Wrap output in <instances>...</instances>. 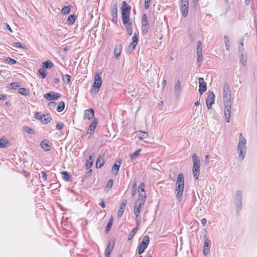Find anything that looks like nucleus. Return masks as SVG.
<instances>
[{
  "instance_id": "f257e3e1",
  "label": "nucleus",
  "mask_w": 257,
  "mask_h": 257,
  "mask_svg": "<svg viewBox=\"0 0 257 257\" xmlns=\"http://www.w3.org/2000/svg\"><path fill=\"white\" fill-rule=\"evenodd\" d=\"M184 176L182 173H180L177 177L176 186L175 188L176 198L179 201L182 198L184 191Z\"/></svg>"
},
{
  "instance_id": "f03ea898",
  "label": "nucleus",
  "mask_w": 257,
  "mask_h": 257,
  "mask_svg": "<svg viewBox=\"0 0 257 257\" xmlns=\"http://www.w3.org/2000/svg\"><path fill=\"white\" fill-rule=\"evenodd\" d=\"M246 142L245 139L242 134H240L237 150L239 152V159L241 161H242L244 159L245 156L246 150Z\"/></svg>"
},
{
  "instance_id": "7ed1b4c3",
  "label": "nucleus",
  "mask_w": 257,
  "mask_h": 257,
  "mask_svg": "<svg viewBox=\"0 0 257 257\" xmlns=\"http://www.w3.org/2000/svg\"><path fill=\"white\" fill-rule=\"evenodd\" d=\"M121 9V18L123 24H125L130 21V15L131 8L126 2L123 1L122 3Z\"/></svg>"
},
{
  "instance_id": "20e7f679",
  "label": "nucleus",
  "mask_w": 257,
  "mask_h": 257,
  "mask_svg": "<svg viewBox=\"0 0 257 257\" xmlns=\"http://www.w3.org/2000/svg\"><path fill=\"white\" fill-rule=\"evenodd\" d=\"M192 160L193 163L192 173L194 178L197 180L198 179L200 175V160L196 154H193Z\"/></svg>"
},
{
  "instance_id": "39448f33",
  "label": "nucleus",
  "mask_w": 257,
  "mask_h": 257,
  "mask_svg": "<svg viewBox=\"0 0 257 257\" xmlns=\"http://www.w3.org/2000/svg\"><path fill=\"white\" fill-rule=\"evenodd\" d=\"M223 96L224 98L223 103L226 102V101L231 102V91L229 85L227 83H225L223 85Z\"/></svg>"
},
{
  "instance_id": "423d86ee",
  "label": "nucleus",
  "mask_w": 257,
  "mask_h": 257,
  "mask_svg": "<svg viewBox=\"0 0 257 257\" xmlns=\"http://www.w3.org/2000/svg\"><path fill=\"white\" fill-rule=\"evenodd\" d=\"M149 241V237L148 235H145L144 236L142 242L139 244L138 247V252L139 254H141L144 252L145 250L146 249L148 245Z\"/></svg>"
},
{
  "instance_id": "0eeeda50",
  "label": "nucleus",
  "mask_w": 257,
  "mask_h": 257,
  "mask_svg": "<svg viewBox=\"0 0 257 257\" xmlns=\"http://www.w3.org/2000/svg\"><path fill=\"white\" fill-rule=\"evenodd\" d=\"M223 104L225 120L227 122H229L230 118L231 103L226 101V102L223 103Z\"/></svg>"
},
{
  "instance_id": "6e6552de",
  "label": "nucleus",
  "mask_w": 257,
  "mask_h": 257,
  "mask_svg": "<svg viewBox=\"0 0 257 257\" xmlns=\"http://www.w3.org/2000/svg\"><path fill=\"white\" fill-rule=\"evenodd\" d=\"M149 25L148 17L146 14H144L142 18V30L143 34H146L149 31Z\"/></svg>"
},
{
  "instance_id": "1a4fd4ad",
  "label": "nucleus",
  "mask_w": 257,
  "mask_h": 257,
  "mask_svg": "<svg viewBox=\"0 0 257 257\" xmlns=\"http://www.w3.org/2000/svg\"><path fill=\"white\" fill-rule=\"evenodd\" d=\"M102 81L100 75L96 73L94 76V81L93 84V87L94 88V91L95 93H97L101 85Z\"/></svg>"
},
{
  "instance_id": "9d476101",
  "label": "nucleus",
  "mask_w": 257,
  "mask_h": 257,
  "mask_svg": "<svg viewBox=\"0 0 257 257\" xmlns=\"http://www.w3.org/2000/svg\"><path fill=\"white\" fill-rule=\"evenodd\" d=\"M98 123V119L97 118H94L92 122L90 123L89 126L87 134H89V136L88 139H90L91 136L94 134L95 129Z\"/></svg>"
},
{
  "instance_id": "9b49d317",
  "label": "nucleus",
  "mask_w": 257,
  "mask_h": 257,
  "mask_svg": "<svg viewBox=\"0 0 257 257\" xmlns=\"http://www.w3.org/2000/svg\"><path fill=\"white\" fill-rule=\"evenodd\" d=\"M61 96V94L52 91L47 93L44 95V98L49 100H57L60 98Z\"/></svg>"
},
{
  "instance_id": "f8f14e48",
  "label": "nucleus",
  "mask_w": 257,
  "mask_h": 257,
  "mask_svg": "<svg viewBox=\"0 0 257 257\" xmlns=\"http://www.w3.org/2000/svg\"><path fill=\"white\" fill-rule=\"evenodd\" d=\"M115 241L114 239L112 238L109 241L108 244L105 250L104 257H109L110 254L113 249Z\"/></svg>"
},
{
  "instance_id": "ddd939ff",
  "label": "nucleus",
  "mask_w": 257,
  "mask_h": 257,
  "mask_svg": "<svg viewBox=\"0 0 257 257\" xmlns=\"http://www.w3.org/2000/svg\"><path fill=\"white\" fill-rule=\"evenodd\" d=\"M111 15V21L116 24L117 22V6L116 3L112 6Z\"/></svg>"
},
{
  "instance_id": "4468645a",
  "label": "nucleus",
  "mask_w": 257,
  "mask_h": 257,
  "mask_svg": "<svg viewBox=\"0 0 257 257\" xmlns=\"http://www.w3.org/2000/svg\"><path fill=\"white\" fill-rule=\"evenodd\" d=\"M139 41L138 37L136 33H135L132 37V42L128 47V51L131 53L135 49Z\"/></svg>"
},
{
  "instance_id": "2eb2a0df",
  "label": "nucleus",
  "mask_w": 257,
  "mask_h": 257,
  "mask_svg": "<svg viewBox=\"0 0 257 257\" xmlns=\"http://www.w3.org/2000/svg\"><path fill=\"white\" fill-rule=\"evenodd\" d=\"M242 193L240 191L238 190L236 192L235 197V203L238 209H240L242 206L241 203Z\"/></svg>"
},
{
  "instance_id": "dca6fc26",
  "label": "nucleus",
  "mask_w": 257,
  "mask_h": 257,
  "mask_svg": "<svg viewBox=\"0 0 257 257\" xmlns=\"http://www.w3.org/2000/svg\"><path fill=\"white\" fill-rule=\"evenodd\" d=\"M199 80V92L200 95L203 94V93L207 90L206 83L205 82L203 78L200 77Z\"/></svg>"
},
{
  "instance_id": "f3484780",
  "label": "nucleus",
  "mask_w": 257,
  "mask_h": 257,
  "mask_svg": "<svg viewBox=\"0 0 257 257\" xmlns=\"http://www.w3.org/2000/svg\"><path fill=\"white\" fill-rule=\"evenodd\" d=\"M214 94L212 91H209V93L208 95L206 103L207 105V106L209 109L211 108V105L214 102Z\"/></svg>"
},
{
  "instance_id": "a211bd4d",
  "label": "nucleus",
  "mask_w": 257,
  "mask_h": 257,
  "mask_svg": "<svg viewBox=\"0 0 257 257\" xmlns=\"http://www.w3.org/2000/svg\"><path fill=\"white\" fill-rule=\"evenodd\" d=\"M204 239H205V243L204 244V248H203V253L204 255H207L210 252V246L209 245V244H210L211 241L210 240H209L205 235L204 236Z\"/></svg>"
},
{
  "instance_id": "6ab92c4d",
  "label": "nucleus",
  "mask_w": 257,
  "mask_h": 257,
  "mask_svg": "<svg viewBox=\"0 0 257 257\" xmlns=\"http://www.w3.org/2000/svg\"><path fill=\"white\" fill-rule=\"evenodd\" d=\"M121 164V160H118L113 164L111 171L115 175L118 174Z\"/></svg>"
},
{
  "instance_id": "aec40b11",
  "label": "nucleus",
  "mask_w": 257,
  "mask_h": 257,
  "mask_svg": "<svg viewBox=\"0 0 257 257\" xmlns=\"http://www.w3.org/2000/svg\"><path fill=\"white\" fill-rule=\"evenodd\" d=\"M147 198V195H143L141 194L139 195V196L138 198L137 199L135 204L137 205H139L140 206H143L144 205V203L146 201Z\"/></svg>"
},
{
  "instance_id": "412c9836",
  "label": "nucleus",
  "mask_w": 257,
  "mask_h": 257,
  "mask_svg": "<svg viewBox=\"0 0 257 257\" xmlns=\"http://www.w3.org/2000/svg\"><path fill=\"white\" fill-rule=\"evenodd\" d=\"M94 116V110L92 108H90L88 109H86L84 111V119L88 118L90 119L93 118Z\"/></svg>"
},
{
  "instance_id": "4be33fe9",
  "label": "nucleus",
  "mask_w": 257,
  "mask_h": 257,
  "mask_svg": "<svg viewBox=\"0 0 257 257\" xmlns=\"http://www.w3.org/2000/svg\"><path fill=\"white\" fill-rule=\"evenodd\" d=\"M122 51V46L121 45H116L114 49V55L115 58L116 59H118V57L120 55Z\"/></svg>"
},
{
  "instance_id": "5701e85b",
  "label": "nucleus",
  "mask_w": 257,
  "mask_h": 257,
  "mask_svg": "<svg viewBox=\"0 0 257 257\" xmlns=\"http://www.w3.org/2000/svg\"><path fill=\"white\" fill-rule=\"evenodd\" d=\"M126 203L127 201L126 199L123 200L122 201L118 211L117 216L119 218L121 217L122 215Z\"/></svg>"
},
{
  "instance_id": "b1692460",
  "label": "nucleus",
  "mask_w": 257,
  "mask_h": 257,
  "mask_svg": "<svg viewBox=\"0 0 257 257\" xmlns=\"http://www.w3.org/2000/svg\"><path fill=\"white\" fill-rule=\"evenodd\" d=\"M40 146L46 151H49L51 150L49 141L47 139L44 140L41 142Z\"/></svg>"
},
{
  "instance_id": "393cba45",
  "label": "nucleus",
  "mask_w": 257,
  "mask_h": 257,
  "mask_svg": "<svg viewBox=\"0 0 257 257\" xmlns=\"http://www.w3.org/2000/svg\"><path fill=\"white\" fill-rule=\"evenodd\" d=\"M239 59L240 63L243 67H245L246 65V56L244 51H241L239 52Z\"/></svg>"
},
{
  "instance_id": "a878e982",
  "label": "nucleus",
  "mask_w": 257,
  "mask_h": 257,
  "mask_svg": "<svg viewBox=\"0 0 257 257\" xmlns=\"http://www.w3.org/2000/svg\"><path fill=\"white\" fill-rule=\"evenodd\" d=\"M40 120H41L45 124L48 123L52 120V117L48 113L43 114L42 116H40Z\"/></svg>"
},
{
  "instance_id": "bb28decb",
  "label": "nucleus",
  "mask_w": 257,
  "mask_h": 257,
  "mask_svg": "<svg viewBox=\"0 0 257 257\" xmlns=\"http://www.w3.org/2000/svg\"><path fill=\"white\" fill-rule=\"evenodd\" d=\"M123 25L125 27L128 35L131 36L133 34L132 22L128 21L126 24Z\"/></svg>"
},
{
  "instance_id": "cd10ccee",
  "label": "nucleus",
  "mask_w": 257,
  "mask_h": 257,
  "mask_svg": "<svg viewBox=\"0 0 257 257\" xmlns=\"http://www.w3.org/2000/svg\"><path fill=\"white\" fill-rule=\"evenodd\" d=\"M181 89V82L179 80L177 81L175 86V94L176 96H178L180 95V92Z\"/></svg>"
},
{
  "instance_id": "c85d7f7f",
  "label": "nucleus",
  "mask_w": 257,
  "mask_h": 257,
  "mask_svg": "<svg viewBox=\"0 0 257 257\" xmlns=\"http://www.w3.org/2000/svg\"><path fill=\"white\" fill-rule=\"evenodd\" d=\"M62 179L66 182L71 181V176L67 171H63L61 172Z\"/></svg>"
},
{
  "instance_id": "c756f323",
  "label": "nucleus",
  "mask_w": 257,
  "mask_h": 257,
  "mask_svg": "<svg viewBox=\"0 0 257 257\" xmlns=\"http://www.w3.org/2000/svg\"><path fill=\"white\" fill-rule=\"evenodd\" d=\"M137 133H138V136L139 139L142 140L147 138L149 136L148 133L147 132L139 131Z\"/></svg>"
},
{
  "instance_id": "7c9ffc66",
  "label": "nucleus",
  "mask_w": 257,
  "mask_h": 257,
  "mask_svg": "<svg viewBox=\"0 0 257 257\" xmlns=\"http://www.w3.org/2000/svg\"><path fill=\"white\" fill-rule=\"evenodd\" d=\"M189 5L181 6V11L183 17H186L188 15Z\"/></svg>"
},
{
  "instance_id": "2f4dec72",
  "label": "nucleus",
  "mask_w": 257,
  "mask_h": 257,
  "mask_svg": "<svg viewBox=\"0 0 257 257\" xmlns=\"http://www.w3.org/2000/svg\"><path fill=\"white\" fill-rule=\"evenodd\" d=\"M104 159H103V158L102 157L99 156L97 158L96 162V164H95L96 167L97 168H100L104 164Z\"/></svg>"
},
{
  "instance_id": "473e14b6",
  "label": "nucleus",
  "mask_w": 257,
  "mask_h": 257,
  "mask_svg": "<svg viewBox=\"0 0 257 257\" xmlns=\"http://www.w3.org/2000/svg\"><path fill=\"white\" fill-rule=\"evenodd\" d=\"M42 65L44 68L51 69L53 67L54 64L51 61L47 60L45 62H44L42 63Z\"/></svg>"
},
{
  "instance_id": "72a5a7b5",
  "label": "nucleus",
  "mask_w": 257,
  "mask_h": 257,
  "mask_svg": "<svg viewBox=\"0 0 257 257\" xmlns=\"http://www.w3.org/2000/svg\"><path fill=\"white\" fill-rule=\"evenodd\" d=\"M19 92L24 96H28L30 94L29 90L26 88H21L19 89Z\"/></svg>"
},
{
  "instance_id": "f704fd0d",
  "label": "nucleus",
  "mask_w": 257,
  "mask_h": 257,
  "mask_svg": "<svg viewBox=\"0 0 257 257\" xmlns=\"http://www.w3.org/2000/svg\"><path fill=\"white\" fill-rule=\"evenodd\" d=\"M9 144L10 142L8 140L4 138L0 139V148H5Z\"/></svg>"
},
{
  "instance_id": "c9c22d12",
  "label": "nucleus",
  "mask_w": 257,
  "mask_h": 257,
  "mask_svg": "<svg viewBox=\"0 0 257 257\" xmlns=\"http://www.w3.org/2000/svg\"><path fill=\"white\" fill-rule=\"evenodd\" d=\"M142 206H140L139 205H135L134 207V214H135L136 218H139L140 216L141 208Z\"/></svg>"
},
{
  "instance_id": "e433bc0d",
  "label": "nucleus",
  "mask_w": 257,
  "mask_h": 257,
  "mask_svg": "<svg viewBox=\"0 0 257 257\" xmlns=\"http://www.w3.org/2000/svg\"><path fill=\"white\" fill-rule=\"evenodd\" d=\"M138 192L139 195H140L141 194L143 195H146V193L145 192V184L144 183H142L139 185L138 188Z\"/></svg>"
},
{
  "instance_id": "4c0bfd02",
  "label": "nucleus",
  "mask_w": 257,
  "mask_h": 257,
  "mask_svg": "<svg viewBox=\"0 0 257 257\" xmlns=\"http://www.w3.org/2000/svg\"><path fill=\"white\" fill-rule=\"evenodd\" d=\"M76 20V16L74 15H71L67 19V23L69 25H72L74 23Z\"/></svg>"
},
{
  "instance_id": "58836bf2",
  "label": "nucleus",
  "mask_w": 257,
  "mask_h": 257,
  "mask_svg": "<svg viewBox=\"0 0 257 257\" xmlns=\"http://www.w3.org/2000/svg\"><path fill=\"white\" fill-rule=\"evenodd\" d=\"M65 108V102L64 101H60L57 106L56 109L59 112L62 111Z\"/></svg>"
},
{
  "instance_id": "ea45409f",
  "label": "nucleus",
  "mask_w": 257,
  "mask_h": 257,
  "mask_svg": "<svg viewBox=\"0 0 257 257\" xmlns=\"http://www.w3.org/2000/svg\"><path fill=\"white\" fill-rule=\"evenodd\" d=\"M138 229V226H136L132 229L128 236V240H131L134 237Z\"/></svg>"
},
{
  "instance_id": "a19ab883",
  "label": "nucleus",
  "mask_w": 257,
  "mask_h": 257,
  "mask_svg": "<svg viewBox=\"0 0 257 257\" xmlns=\"http://www.w3.org/2000/svg\"><path fill=\"white\" fill-rule=\"evenodd\" d=\"M38 72L40 75L41 78L43 79L46 77V76L47 75V73H46V70H45V68H44L43 67L42 68H40Z\"/></svg>"
},
{
  "instance_id": "79ce46f5",
  "label": "nucleus",
  "mask_w": 257,
  "mask_h": 257,
  "mask_svg": "<svg viewBox=\"0 0 257 257\" xmlns=\"http://www.w3.org/2000/svg\"><path fill=\"white\" fill-rule=\"evenodd\" d=\"M224 43L226 50H229L230 48V42L229 38L226 36H224Z\"/></svg>"
},
{
  "instance_id": "37998d69",
  "label": "nucleus",
  "mask_w": 257,
  "mask_h": 257,
  "mask_svg": "<svg viewBox=\"0 0 257 257\" xmlns=\"http://www.w3.org/2000/svg\"><path fill=\"white\" fill-rule=\"evenodd\" d=\"M63 80L66 83V84L69 83L70 81L71 76L68 74L63 75L62 76Z\"/></svg>"
},
{
  "instance_id": "c03bdc74",
  "label": "nucleus",
  "mask_w": 257,
  "mask_h": 257,
  "mask_svg": "<svg viewBox=\"0 0 257 257\" xmlns=\"http://www.w3.org/2000/svg\"><path fill=\"white\" fill-rule=\"evenodd\" d=\"M24 130L25 131H26L27 133L31 134V135H33L35 133V131L33 129H32L28 126L25 127L24 128Z\"/></svg>"
},
{
  "instance_id": "a18cd8bd",
  "label": "nucleus",
  "mask_w": 257,
  "mask_h": 257,
  "mask_svg": "<svg viewBox=\"0 0 257 257\" xmlns=\"http://www.w3.org/2000/svg\"><path fill=\"white\" fill-rule=\"evenodd\" d=\"M70 11V8L69 6L64 7V8H63V9L61 10L62 13L64 15L68 14V13H69Z\"/></svg>"
},
{
  "instance_id": "49530a36",
  "label": "nucleus",
  "mask_w": 257,
  "mask_h": 257,
  "mask_svg": "<svg viewBox=\"0 0 257 257\" xmlns=\"http://www.w3.org/2000/svg\"><path fill=\"white\" fill-rule=\"evenodd\" d=\"M6 61H7L9 64L11 65H14L17 63V61L15 59H13L10 57H7L6 59Z\"/></svg>"
},
{
  "instance_id": "de8ad7c7",
  "label": "nucleus",
  "mask_w": 257,
  "mask_h": 257,
  "mask_svg": "<svg viewBox=\"0 0 257 257\" xmlns=\"http://www.w3.org/2000/svg\"><path fill=\"white\" fill-rule=\"evenodd\" d=\"M141 149H138L137 151H136L135 152H134L133 153L130 154L131 158L132 159H133L134 158L137 157L139 156V153L141 152Z\"/></svg>"
},
{
  "instance_id": "09e8293b",
  "label": "nucleus",
  "mask_w": 257,
  "mask_h": 257,
  "mask_svg": "<svg viewBox=\"0 0 257 257\" xmlns=\"http://www.w3.org/2000/svg\"><path fill=\"white\" fill-rule=\"evenodd\" d=\"M197 62L200 63L202 61L203 59V56L202 55V51H197Z\"/></svg>"
},
{
  "instance_id": "8fccbe9b",
  "label": "nucleus",
  "mask_w": 257,
  "mask_h": 257,
  "mask_svg": "<svg viewBox=\"0 0 257 257\" xmlns=\"http://www.w3.org/2000/svg\"><path fill=\"white\" fill-rule=\"evenodd\" d=\"M10 88L13 89H16L20 86L18 82H12L10 83Z\"/></svg>"
},
{
  "instance_id": "3c124183",
  "label": "nucleus",
  "mask_w": 257,
  "mask_h": 257,
  "mask_svg": "<svg viewBox=\"0 0 257 257\" xmlns=\"http://www.w3.org/2000/svg\"><path fill=\"white\" fill-rule=\"evenodd\" d=\"M93 161H90V160H87L86 161V164H85L86 169L90 168L93 165Z\"/></svg>"
},
{
  "instance_id": "603ef678",
  "label": "nucleus",
  "mask_w": 257,
  "mask_h": 257,
  "mask_svg": "<svg viewBox=\"0 0 257 257\" xmlns=\"http://www.w3.org/2000/svg\"><path fill=\"white\" fill-rule=\"evenodd\" d=\"M13 47L18 48H24V47H23L22 44L20 42H16L14 43L13 45Z\"/></svg>"
},
{
  "instance_id": "864d4df0",
  "label": "nucleus",
  "mask_w": 257,
  "mask_h": 257,
  "mask_svg": "<svg viewBox=\"0 0 257 257\" xmlns=\"http://www.w3.org/2000/svg\"><path fill=\"white\" fill-rule=\"evenodd\" d=\"M113 181L112 179L109 180L107 182L106 187L109 188H111L113 185Z\"/></svg>"
},
{
  "instance_id": "5fc2aeb1",
  "label": "nucleus",
  "mask_w": 257,
  "mask_h": 257,
  "mask_svg": "<svg viewBox=\"0 0 257 257\" xmlns=\"http://www.w3.org/2000/svg\"><path fill=\"white\" fill-rule=\"evenodd\" d=\"M196 51H202L201 42L200 41H198L197 42Z\"/></svg>"
},
{
  "instance_id": "6e6d98bb",
  "label": "nucleus",
  "mask_w": 257,
  "mask_h": 257,
  "mask_svg": "<svg viewBox=\"0 0 257 257\" xmlns=\"http://www.w3.org/2000/svg\"><path fill=\"white\" fill-rule=\"evenodd\" d=\"M243 44L242 41H241L239 43L238 45V51L239 52H241V51H243Z\"/></svg>"
},
{
  "instance_id": "4d7b16f0",
  "label": "nucleus",
  "mask_w": 257,
  "mask_h": 257,
  "mask_svg": "<svg viewBox=\"0 0 257 257\" xmlns=\"http://www.w3.org/2000/svg\"><path fill=\"white\" fill-rule=\"evenodd\" d=\"M64 123H61V122H59L56 125V128L58 130H62L64 127Z\"/></svg>"
},
{
  "instance_id": "13d9d810",
  "label": "nucleus",
  "mask_w": 257,
  "mask_h": 257,
  "mask_svg": "<svg viewBox=\"0 0 257 257\" xmlns=\"http://www.w3.org/2000/svg\"><path fill=\"white\" fill-rule=\"evenodd\" d=\"M42 174V179L43 181H46L47 180V174L46 173L45 171H42L41 172Z\"/></svg>"
},
{
  "instance_id": "bf43d9fd",
  "label": "nucleus",
  "mask_w": 257,
  "mask_h": 257,
  "mask_svg": "<svg viewBox=\"0 0 257 257\" xmlns=\"http://www.w3.org/2000/svg\"><path fill=\"white\" fill-rule=\"evenodd\" d=\"M151 0H145V8L148 9L150 7Z\"/></svg>"
},
{
  "instance_id": "052dcab7",
  "label": "nucleus",
  "mask_w": 257,
  "mask_h": 257,
  "mask_svg": "<svg viewBox=\"0 0 257 257\" xmlns=\"http://www.w3.org/2000/svg\"><path fill=\"white\" fill-rule=\"evenodd\" d=\"M189 5L188 0H181V6Z\"/></svg>"
},
{
  "instance_id": "680f3d73",
  "label": "nucleus",
  "mask_w": 257,
  "mask_h": 257,
  "mask_svg": "<svg viewBox=\"0 0 257 257\" xmlns=\"http://www.w3.org/2000/svg\"><path fill=\"white\" fill-rule=\"evenodd\" d=\"M92 173V171L91 169H90L89 171H88L84 175V177L86 178L91 175Z\"/></svg>"
},
{
  "instance_id": "e2e57ef3",
  "label": "nucleus",
  "mask_w": 257,
  "mask_h": 257,
  "mask_svg": "<svg viewBox=\"0 0 257 257\" xmlns=\"http://www.w3.org/2000/svg\"><path fill=\"white\" fill-rule=\"evenodd\" d=\"M42 114H41V113L39 112H36L34 114V117L36 119L40 120V116H42Z\"/></svg>"
},
{
  "instance_id": "0e129e2a",
  "label": "nucleus",
  "mask_w": 257,
  "mask_h": 257,
  "mask_svg": "<svg viewBox=\"0 0 257 257\" xmlns=\"http://www.w3.org/2000/svg\"><path fill=\"white\" fill-rule=\"evenodd\" d=\"M56 104V102L55 101H51L48 103V105L50 107H55Z\"/></svg>"
},
{
  "instance_id": "69168bd1",
  "label": "nucleus",
  "mask_w": 257,
  "mask_h": 257,
  "mask_svg": "<svg viewBox=\"0 0 257 257\" xmlns=\"http://www.w3.org/2000/svg\"><path fill=\"white\" fill-rule=\"evenodd\" d=\"M112 224L110 223H107L106 227V231H109L112 226Z\"/></svg>"
},
{
  "instance_id": "338daca9",
  "label": "nucleus",
  "mask_w": 257,
  "mask_h": 257,
  "mask_svg": "<svg viewBox=\"0 0 257 257\" xmlns=\"http://www.w3.org/2000/svg\"><path fill=\"white\" fill-rule=\"evenodd\" d=\"M198 0H192V5L193 8H195L198 5Z\"/></svg>"
},
{
  "instance_id": "774afa93",
  "label": "nucleus",
  "mask_w": 257,
  "mask_h": 257,
  "mask_svg": "<svg viewBox=\"0 0 257 257\" xmlns=\"http://www.w3.org/2000/svg\"><path fill=\"white\" fill-rule=\"evenodd\" d=\"M99 205L102 207H105V204L104 203V200L103 199H101V202L99 203Z\"/></svg>"
}]
</instances>
